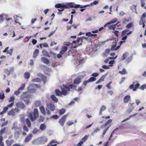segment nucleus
I'll return each mask as SVG.
<instances>
[{"label": "nucleus", "instance_id": "f03ea898", "mask_svg": "<svg viewBox=\"0 0 146 146\" xmlns=\"http://www.w3.org/2000/svg\"><path fill=\"white\" fill-rule=\"evenodd\" d=\"M47 108H46L47 114L50 115L51 113L50 111H53L55 109V106L51 103L47 104L46 105Z\"/></svg>", "mask_w": 146, "mask_h": 146}, {"label": "nucleus", "instance_id": "58836bf2", "mask_svg": "<svg viewBox=\"0 0 146 146\" xmlns=\"http://www.w3.org/2000/svg\"><path fill=\"white\" fill-rule=\"evenodd\" d=\"M133 24L132 23H131L127 24L126 26V27L127 28H130L132 27Z\"/></svg>", "mask_w": 146, "mask_h": 146}, {"label": "nucleus", "instance_id": "6e6552de", "mask_svg": "<svg viewBox=\"0 0 146 146\" xmlns=\"http://www.w3.org/2000/svg\"><path fill=\"white\" fill-rule=\"evenodd\" d=\"M96 79L95 77H91L88 80L84 81L83 82V84L84 86H86L88 83L94 81L96 80Z\"/></svg>", "mask_w": 146, "mask_h": 146}, {"label": "nucleus", "instance_id": "a18cd8bd", "mask_svg": "<svg viewBox=\"0 0 146 146\" xmlns=\"http://www.w3.org/2000/svg\"><path fill=\"white\" fill-rule=\"evenodd\" d=\"M112 82H110L109 83L106 85V87L108 88V89H111V88L110 85L111 83Z\"/></svg>", "mask_w": 146, "mask_h": 146}, {"label": "nucleus", "instance_id": "2f4dec72", "mask_svg": "<svg viewBox=\"0 0 146 146\" xmlns=\"http://www.w3.org/2000/svg\"><path fill=\"white\" fill-rule=\"evenodd\" d=\"M27 124L28 127H30L31 123L30 120L28 118H27L25 120Z\"/></svg>", "mask_w": 146, "mask_h": 146}, {"label": "nucleus", "instance_id": "7ed1b4c3", "mask_svg": "<svg viewBox=\"0 0 146 146\" xmlns=\"http://www.w3.org/2000/svg\"><path fill=\"white\" fill-rule=\"evenodd\" d=\"M42 53L44 56L49 58L50 57L56 58V56L55 53L52 51H50L48 52L45 50H43L42 51Z\"/></svg>", "mask_w": 146, "mask_h": 146}, {"label": "nucleus", "instance_id": "a211bd4d", "mask_svg": "<svg viewBox=\"0 0 146 146\" xmlns=\"http://www.w3.org/2000/svg\"><path fill=\"white\" fill-rule=\"evenodd\" d=\"M117 21V19H113L112 20L110 21L109 22H108L106 23L104 25V27H106L107 26L113 23H116Z\"/></svg>", "mask_w": 146, "mask_h": 146}, {"label": "nucleus", "instance_id": "7c9ffc66", "mask_svg": "<svg viewBox=\"0 0 146 146\" xmlns=\"http://www.w3.org/2000/svg\"><path fill=\"white\" fill-rule=\"evenodd\" d=\"M24 78L27 79H28L30 77V74L28 72H25L24 74Z\"/></svg>", "mask_w": 146, "mask_h": 146}, {"label": "nucleus", "instance_id": "338daca9", "mask_svg": "<svg viewBox=\"0 0 146 146\" xmlns=\"http://www.w3.org/2000/svg\"><path fill=\"white\" fill-rule=\"evenodd\" d=\"M74 124V123L72 121H68L67 123V125L68 126H70Z\"/></svg>", "mask_w": 146, "mask_h": 146}, {"label": "nucleus", "instance_id": "4d7b16f0", "mask_svg": "<svg viewBox=\"0 0 146 146\" xmlns=\"http://www.w3.org/2000/svg\"><path fill=\"white\" fill-rule=\"evenodd\" d=\"M38 131V129H37L36 128H35L34 129L32 133L33 134H35L37 133Z\"/></svg>", "mask_w": 146, "mask_h": 146}, {"label": "nucleus", "instance_id": "5701e85b", "mask_svg": "<svg viewBox=\"0 0 146 146\" xmlns=\"http://www.w3.org/2000/svg\"><path fill=\"white\" fill-rule=\"evenodd\" d=\"M112 121V120L111 119L109 120L105 124L102 125L101 126V128L105 127L107 125H109L110 123H111Z\"/></svg>", "mask_w": 146, "mask_h": 146}, {"label": "nucleus", "instance_id": "aec40b11", "mask_svg": "<svg viewBox=\"0 0 146 146\" xmlns=\"http://www.w3.org/2000/svg\"><path fill=\"white\" fill-rule=\"evenodd\" d=\"M14 141V140L13 139H7L6 141L5 142L7 146H11Z\"/></svg>", "mask_w": 146, "mask_h": 146}, {"label": "nucleus", "instance_id": "69168bd1", "mask_svg": "<svg viewBox=\"0 0 146 146\" xmlns=\"http://www.w3.org/2000/svg\"><path fill=\"white\" fill-rule=\"evenodd\" d=\"M15 100V98L13 97H11L9 99V102H13Z\"/></svg>", "mask_w": 146, "mask_h": 146}, {"label": "nucleus", "instance_id": "79ce46f5", "mask_svg": "<svg viewBox=\"0 0 146 146\" xmlns=\"http://www.w3.org/2000/svg\"><path fill=\"white\" fill-rule=\"evenodd\" d=\"M98 3V1H94L93 2V3H91L90 4L87 5H89L90 6H89L88 7L90 6H92L93 5V4H94V5L97 4Z\"/></svg>", "mask_w": 146, "mask_h": 146}, {"label": "nucleus", "instance_id": "e433bc0d", "mask_svg": "<svg viewBox=\"0 0 146 146\" xmlns=\"http://www.w3.org/2000/svg\"><path fill=\"white\" fill-rule=\"evenodd\" d=\"M108 28L110 29L111 30L112 29V30L115 31L116 28V27H115V25H112L109 26L108 27Z\"/></svg>", "mask_w": 146, "mask_h": 146}, {"label": "nucleus", "instance_id": "c85d7f7f", "mask_svg": "<svg viewBox=\"0 0 146 146\" xmlns=\"http://www.w3.org/2000/svg\"><path fill=\"white\" fill-rule=\"evenodd\" d=\"M56 95L58 96H60L62 95V92L60 91L58 89H56L55 90Z\"/></svg>", "mask_w": 146, "mask_h": 146}, {"label": "nucleus", "instance_id": "4c0bfd02", "mask_svg": "<svg viewBox=\"0 0 146 146\" xmlns=\"http://www.w3.org/2000/svg\"><path fill=\"white\" fill-rule=\"evenodd\" d=\"M66 111L65 109L64 108H62L59 111V113L60 114L62 115Z\"/></svg>", "mask_w": 146, "mask_h": 146}, {"label": "nucleus", "instance_id": "cd10ccee", "mask_svg": "<svg viewBox=\"0 0 146 146\" xmlns=\"http://www.w3.org/2000/svg\"><path fill=\"white\" fill-rule=\"evenodd\" d=\"M67 8L69 9L68 4H67L66 5H62V9L61 10L58 9V10L60 12L61 11H63L64 10V9H67Z\"/></svg>", "mask_w": 146, "mask_h": 146}, {"label": "nucleus", "instance_id": "6e6d98bb", "mask_svg": "<svg viewBox=\"0 0 146 146\" xmlns=\"http://www.w3.org/2000/svg\"><path fill=\"white\" fill-rule=\"evenodd\" d=\"M145 88H146V85L145 84H143L139 88L141 90H144Z\"/></svg>", "mask_w": 146, "mask_h": 146}, {"label": "nucleus", "instance_id": "412c9836", "mask_svg": "<svg viewBox=\"0 0 146 146\" xmlns=\"http://www.w3.org/2000/svg\"><path fill=\"white\" fill-rule=\"evenodd\" d=\"M33 135L31 134H29L28 136H27L25 138V142H28L30 141L32 139Z\"/></svg>", "mask_w": 146, "mask_h": 146}, {"label": "nucleus", "instance_id": "f704fd0d", "mask_svg": "<svg viewBox=\"0 0 146 146\" xmlns=\"http://www.w3.org/2000/svg\"><path fill=\"white\" fill-rule=\"evenodd\" d=\"M62 5L60 3L57 4L55 5V7L56 8H60L61 9H62Z\"/></svg>", "mask_w": 146, "mask_h": 146}, {"label": "nucleus", "instance_id": "473e14b6", "mask_svg": "<svg viewBox=\"0 0 146 146\" xmlns=\"http://www.w3.org/2000/svg\"><path fill=\"white\" fill-rule=\"evenodd\" d=\"M106 109V108L104 106H103L102 107L100 111L99 114L100 115H101L102 114V111L105 110Z\"/></svg>", "mask_w": 146, "mask_h": 146}, {"label": "nucleus", "instance_id": "5fc2aeb1", "mask_svg": "<svg viewBox=\"0 0 146 146\" xmlns=\"http://www.w3.org/2000/svg\"><path fill=\"white\" fill-rule=\"evenodd\" d=\"M67 49V47L66 46H62V49L61 50H62V51L66 52V51Z\"/></svg>", "mask_w": 146, "mask_h": 146}, {"label": "nucleus", "instance_id": "c9c22d12", "mask_svg": "<svg viewBox=\"0 0 146 146\" xmlns=\"http://www.w3.org/2000/svg\"><path fill=\"white\" fill-rule=\"evenodd\" d=\"M40 81V79L38 78H34L32 80V82H39Z\"/></svg>", "mask_w": 146, "mask_h": 146}, {"label": "nucleus", "instance_id": "e2e57ef3", "mask_svg": "<svg viewBox=\"0 0 146 146\" xmlns=\"http://www.w3.org/2000/svg\"><path fill=\"white\" fill-rule=\"evenodd\" d=\"M146 16V13H144L141 17V21H144V18Z\"/></svg>", "mask_w": 146, "mask_h": 146}, {"label": "nucleus", "instance_id": "9d476101", "mask_svg": "<svg viewBox=\"0 0 146 146\" xmlns=\"http://www.w3.org/2000/svg\"><path fill=\"white\" fill-rule=\"evenodd\" d=\"M132 33V31H129V30L128 29L122 31L121 34V36H124L128 35L131 34Z\"/></svg>", "mask_w": 146, "mask_h": 146}, {"label": "nucleus", "instance_id": "37998d69", "mask_svg": "<svg viewBox=\"0 0 146 146\" xmlns=\"http://www.w3.org/2000/svg\"><path fill=\"white\" fill-rule=\"evenodd\" d=\"M5 98L4 94L3 93H0V99L3 100Z\"/></svg>", "mask_w": 146, "mask_h": 146}, {"label": "nucleus", "instance_id": "09e8293b", "mask_svg": "<svg viewBox=\"0 0 146 146\" xmlns=\"http://www.w3.org/2000/svg\"><path fill=\"white\" fill-rule=\"evenodd\" d=\"M22 100L24 101L26 104H29V98H27L26 99H24Z\"/></svg>", "mask_w": 146, "mask_h": 146}, {"label": "nucleus", "instance_id": "3c124183", "mask_svg": "<svg viewBox=\"0 0 146 146\" xmlns=\"http://www.w3.org/2000/svg\"><path fill=\"white\" fill-rule=\"evenodd\" d=\"M99 75V74L96 72L94 73H93L92 75V76H93V77H97Z\"/></svg>", "mask_w": 146, "mask_h": 146}, {"label": "nucleus", "instance_id": "9b49d317", "mask_svg": "<svg viewBox=\"0 0 146 146\" xmlns=\"http://www.w3.org/2000/svg\"><path fill=\"white\" fill-rule=\"evenodd\" d=\"M39 141L41 144H44L47 142L48 139L46 137L42 136L39 138Z\"/></svg>", "mask_w": 146, "mask_h": 146}, {"label": "nucleus", "instance_id": "f3484780", "mask_svg": "<svg viewBox=\"0 0 146 146\" xmlns=\"http://www.w3.org/2000/svg\"><path fill=\"white\" fill-rule=\"evenodd\" d=\"M106 74L103 75H102L100 78L96 82V84H99L101 82L104 81V79L106 76Z\"/></svg>", "mask_w": 146, "mask_h": 146}, {"label": "nucleus", "instance_id": "4468645a", "mask_svg": "<svg viewBox=\"0 0 146 146\" xmlns=\"http://www.w3.org/2000/svg\"><path fill=\"white\" fill-rule=\"evenodd\" d=\"M124 103H126L131 101V97L130 95H127L125 96L123 100Z\"/></svg>", "mask_w": 146, "mask_h": 146}, {"label": "nucleus", "instance_id": "bf43d9fd", "mask_svg": "<svg viewBox=\"0 0 146 146\" xmlns=\"http://www.w3.org/2000/svg\"><path fill=\"white\" fill-rule=\"evenodd\" d=\"M129 21L128 19H124L122 21V23L123 24L126 23Z\"/></svg>", "mask_w": 146, "mask_h": 146}, {"label": "nucleus", "instance_id": "0e129e2a", "mask_svg": "<svg viewBox=\"0 0 146 146\" xmlns=\"http://www.w3.org/2000/svg\"><path fill=\"white\" fill-rule=\"evenodd\" d=\"M23 130L27 132L29 131V129L26 125H24L23 127Z\"/></svg>", "mask_w": 146, "mask_h": 146}, {"label": "nucleus", "instance_id": "39448f33", "mask_svg": "<svg viewBox=\"0 0 146 146\" xmlns=\"http://www.w3.org/2000/svg\"><path fill=\"white\" fill-rule=\"evenodd\" d=\"M61 88L62 94L64 96L66 95L67 91H69L70 90V88L69 87H67V86L63 85Z\"/></svg>", "mask_w": 146, "mask_h": 146}, {"label": "nucleus", "instance_id": "de8ad7c7", "mask_svg": "<svg viewBox=\"0 0 146 146\" xmlns=\"http://www.w3.org/2000/svg\"><path fill=\"white\" fill-rule=\"evenodd\" d=\"M100 129L98 128H97L96 129L94 130L93 132H92V134H94L95 133L97 132L98 131H100Z\"/></svg>", "mask_w": 146, "mask_h": 146}, {"label": "nucleus", "instance_id": "a878e982", "mask_svg": "<svg viewBox=\"0 0 146 146\" xmlns=\"http://www.w3.org/2000/svg\"><path fill=\"white\" fill-rule=\"evenodd\" d=\"M46 126L44 123L42 124L40 127V129L42 131L45 130L46 128Z\"/></svg>", "mask_w": 146, "mask_h": 146}, {"label": "nucleus", "instance_id": "ea45409f", "mask_svg": "<svg viewBox=\"0 0 146 146\" xmlns=\"http://www.w3.org/2000/svg\"><path fill=\"white\" fill-rule=\"evenodd\" d=\"M88 136L87 135H85L84 137L82 138V141H83V143L85 142L88 139Z\"/></svg>", "mask_w": 146, "mask_h": 146}, {"label": "nucleus", "instance_id": "6ab92c4d", "mask_svg": "<svg viewBox=\"0 0 146 146\" xmlns=\"http://www.w3.org/2000/svg\"><path fill=\"white\" fill-rule=\"evenodd\" d=\"M41 61L45 64H48L50 62L49 60L46 58L42 57L41 58Z\"/></svg>", "mask_w": 146, "mask_h": 146}, {"label": "nucleus", "instance_id": "a19ab883", "mask_svg": "<svg viewBox=\"0 0 146 146\" xmlns=\"http://www.w3.org/2000/svg\"><path fill=\"white\" fill-rule=\"evenodd\" d=\"M109 127H110V126H108V127H106L105 128V129H104V130L103 131V133H102L103 137L104 135L105 134L106 132L108 130Z\"/></svg>", "mask_w": 146, "mask_h": 146}, {"label": "nucleus", "instance_id": "ddd939ff", "mask_svg": "<svg viewBox=\"0 0 146 146\" xmlns=\"http://www.w3.org/2000/svg\"><path fill=\"white\" fill-rule=\"evenodd\" d=\"M31 97V96L28 94V93L26 92H24L21 96L22 100H24V99L29 98Z\"/></svg>", "mask_w": 146, "mask_h": 146}, {"label": "nucleus", "instance_id": "8fccbe9b", "mask_svg": "<svg viewBox=\"0 0 146 146\" xmlns=\"http://www.w3.org/2000/svg\"><path fill=\"white\" fill-rule=\"evenodd\" d=\"M13 52V49H11L9 50H8L7 52V54H9L10 55H11Z\"/></svg>", "mask_w": 146, "mask_h": 146}, {"label": "nucleus", "instance_id": "2eb2a0df", "mask_svg": "<svg viewBox=\"0 0 146 146\" xmlns=\"http://www.w3.org/2000/svg\"><path fill=\"white\" fill-rule=\"evenodd\" d=\"M16 106L18 108L21 109H23L25 107L24 104L21 102H19L17 103Z\"/></svg>", "mask_w": 146, "mask_h": 146}, {"label": "nucleus", "instance_id": "864d4df0", "mask_svg": "<svg viewBox=\"0 0 146 146\" xmlns=\"http://www.w3.org/2000/svg\"><path fill=\"white\" fill-rule=\"evenodd\" d=\"M35 104L36 106H38L40 105L41 102L39 101H37L35 102Z\"/></svg>", "mask_w": 146, "mask_h": 146}, {"label": "nucleus", "instance_id": "f257e3e1", "mask_svg": "<svg viewBox=\"0 0 146 146\" xmlns=\"http://www.w3.org/2000/svg\"><path fill=\"white\" fill-rule=\"evenodd\" d=\"M39 116L38 110L37 109L35 108L33 112L29 113V117L32 121H35Z\"/></svg>", "mask_w": 146, "mask_h": 146}, {"label": "nucleus", "instance_id": "423d86ee", "mask_svg": "<svg viewBox=\"0 0 146 146\" xmlns=\"http://www.w3.org/2000/svg\"><path fill=\"white\" fill-rule=\"evenodd\" d=\"M83 41H82V39L80 38H78V39L76 40H74L72 42V44H76V43H78L74 46L73 47L74 48H76L78 47L79 46L81 45L82 44V42Z\"/></svg>", "mask_w": 146, "mask_h": 146}, {"label": "nucleus", "instance_id": "c03bdc74", "mask_svg": "<svg viewBox=\"0 0 146 146\" xmlns=\"http://www.w3.org/2000/svg\"><path fill=\"white\" fill-rule=\"evenodd\" d=\"M7 16V15L5 14H2L0 15V17L1 18V19L2 21H3L4 20L3 18L4 17H6Z\"/></svg>", "mask_w": 146, "mask_h": 146}, {"label": "nucleus", "instance_id": "393cba45", "mask_svg": "<svg viewBox=\"0 0 146 146\" xmlns=\"http://www.w3.org/2000/svg\"><path fill=\"white\" fill-rule=\"evenodd\" d=\"M39 50L38 49H36L33 53V57L34 58H36L38 56L39 53Z\"/></svg>", "mask_w": 146, "mask_h": 146}, {"label": "nucleus", "instance_id": "c756f323", "mask_svg": "<svg viewBox=\"0 0 146 146\" xmlns=\"http://www.w3.org/2000/svg\"><path fill=\"white\" fill-rule=\"evenodd\" d=\"M8 115H9L14 116L15 115V113L14 110H13V109H12L9 112Z\"/></svg>", "mask_w": 146, "mask_h": 146}, {"label": "nucleus", "instance_id": "603ef678", "mask_svg": "<svg viewBox=\"0 0 146 146\" xmlns=\"http://www.w3.org/2000/svg\"><path fill=\"white\" fill-rule=\"evenodd\" d=\"M58 115H52L50 118H53L54 119H57L58 118Z\"/></svg>", "mask_w": 146, "mask_h": 146}, {"label": "nucleus", "instance_id": "bb28decb", "mask_svg": "<svg viewBox=\"0 0 146 146\" xmlns=\"http://www.w3.org/2000/svg\"><path fill=\"white\" fill-rule=\"evenodd\" d=\"M50 98L52 100L55 102H57L58 101V99L53 95H52L50 96Z\"/></svg>", "mask_w": 146, "mask_h": 146}, {"label": "nucleus", "instance_id": "72a5a7b5", "mask_svg": "<svg viewBox=\"0 0 146 146\" xmlns=\"http://www.w3.org/2000/svg\"><path fill=\"white\" fill-rule=\"evenodd\" d=\"M119 73L120 74L124 75L127 73V72L126 70L124 68L122 70V71H120L119 72Z\"/></svg>", "mask_w": 146, "mask_h": 146}, {"label": "nucleus", "instance_id": "1a4fd4ad", "mask_svg": "<svg viewBox=\"0 0 146 146\" xmlns=\"http://www.w3.org/2000/svg\"><path fill=\"white\" fill-rule=\"evenodd\" d=\"M117 43V41L116 40H114V42H112V45L111 48V50H118L120 47V46H116V44Z\"/></svg>", "mask_w": 146, "mask_h": 146}, {"label": "nucleus", "instance_id": "4be33fe9", "mask_svg": "<svg viewBox=\"0 0 146 146\" xmlns=\"http://www.w3.org/2000/svg\"><path fill=\"white\" fill-rule=\"evenodd\" d=\"M41 113L44 115L46 114L45 110L43 106H41L39 107Z\"/></svg>", "mask_w": 146, "mask_h": 146}, {"label": "nucleus", "instance_id": "774afa93", "mask_svg": "<svg viewBox=\"0 0 146 146\" xmlns=\"http://www.w3.org/2000/svg\"><path fill=\"white\" fill-rule=\"evenodd\" d=\"M8 121H6L4 122L1 125V127H3L4 126H5L7 125L8 124Z\"/></svg>", "mask_w": 146, "mask_h": 146}, {"label": "nucleus", "instance_id": "052dcab7", "mask_svg": "<svg viewBox=\"0 0 146 146\" xmlns=\"http://www.w3.org/2000/svg\"><path fill=\"white\" fill-rule=\"evenodd\" d=\"M141 6L142 7H143L145 5V0H141Z\"/></svg>", "mask_w": 146, "mask_h": 146}, {"label": "nucleus", "instance_id": "f8f14e48", "mask_svg": "<svg viewBox=\"0 0 146 146\" xmlns=\"http://www.w3.org/2000/svg\"><path fill=\"white\" fill-rule=\"evenodd\" d=\"M140 85L139 83H137L135 86L133 84L129 86V88L133 89V91H135L139 87Z\"/></svg>", "mask_w": 146, "mask_h": 146}, {"label": "nucleus", "instance_id": "0eeeda50", "mask_svg": "<svg viewBox=\"0 0 146 146\" xmlns=\"http://www.w3.org/2000/svg\"><path fill=\"white\" fill-rule=\"evenodd\" d=\"M67 116V115H63L59 120L58 123L62 126H64Z\"/></svg>", "mask_w": 146, "mask_h": 146}, {"label": "nucleus", "instance_id": "dca6fc26", "mask_svg": "<svg viewBox=\"0 0 146 146\" xmlns=\"http://www.w3.org/2000/svg\"><path fill=\"white\" fill-rule=\"evenodd\" d=\"M135 104L134 103H129V107H130L129 109L127 110V111L129 113H130L134 109V106L133 105Z\"/></svg>", "mask_w": 146, "mask_h": 146}, {"label": "nucleus", "instance_id": "49530a36", "mask_svg": "<svg viewBox=\"0 0 146 146\" xmlns=\"http://www.w3.org/2000/svg\"><path fill=\"white\" fill-rule=\"evenodd\" d=\"M25 87V84H23L21 86V87L19 88V90H23Z\"/></svg>", "mask_w": 146, "mask_h": 146}, {"label": "nucleus", "instance_id": "b1692460", "mask_svg": "<svg viewBox=\"0 0 146 146\" xmlns=\"http://www.w3.org/2000/svg\"><path fill=\"white\" fill-rule=\"evenodd\" d=\"M81 82V79L80 78H77L74 80V83L75 84H78Z\"/></svg>", "mask_w": 146, "mask_h": 146}, {"label": "nucleus", "instance_id": "20e7f679", "mask_svg": "<svg viewBox=\"0 0 146 146\" xmlns=\"http://www.w3.org/2000/svg\"><path fill=\"white\" fill-rule=\"evenodd\" d=\"M69 9L70 8H82L86 7L88 6H90L89 5H85L83 6L79 4H75L74 3H68Z\"/></svg>", "mask_w": 146, "mask_h": 146}, {"label": "nucleus", "instance_id": "13d9d810", "mask_svg": "<svg viewBox=\"0 0 146 146\" xmlns=\"http://www.w3.org/2000/svg\"><path fill=\"white\" fill-rule=\"evenodd\" d=\"M57 143V141L54 140H52L51 141L47 146H49L50 145L53 143Z\"/></svg>", "mask_w": 146, "mask_h": 146}, {"label": "nucleus", "instance_id": "680f3d73", "mask_svg": "<svg viewBox=\"0 0 146 146\" xmlns=\"http://www.w3.org/2000/svg\"><path fill=\"white\" fill-rule=\"evenodd\" d=\"M5 128H4L0 131V133L1 135L3 134L5 132Z\"/></svg>", "mask_w": 146, "mask_h": 146}]
</instances>
